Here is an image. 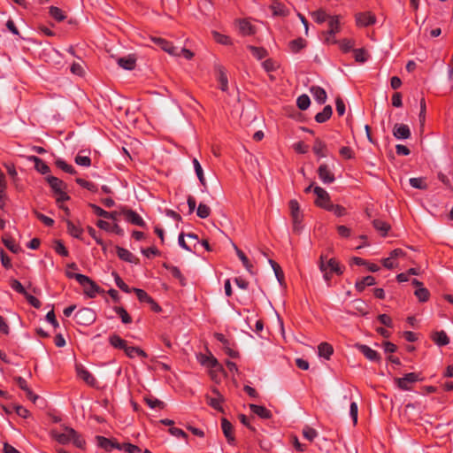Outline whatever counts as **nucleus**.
<instances>
[{
    "mask_svg": "<svg viewBox=\"0 0 453 453\" xmlns=\"http://www.w3.org/2000/svg\"><path fill=\"white\" fill-rule=\"evenodd\" d=\"M109 342L113 348L124 350L125 354L129 358H134L135 356L142 358H146L148 357L146 352L139 347L128 346L127 342L118 334H111L109 337Z\"/></svg>",
    "mask_w": 453,
    "mask_h": 453,
    "instance_id": "f257e3e1",
    "label": "nucleus"
},
{
    "mask_svg": "<svg viewBox=\"0 0 453 453\" xmlns=\"http://www.w3.org/2000/svg\"><path fill=\"white\" fill-rule=\"evenodd\" d=\"M66 276L69 279H75L83 288L84 294L89 298H94L97 294L104 292V290L87 275L67 272Z\"/></svg>",
    "mask_w": 453,
    "mask_h": 453,
    "instance_id": "f03ea898",
    "label": "nucleus"
},
{
    "mask_svg": "<svg viewBox=\"0 0 453 453\" xmlns=\"http://www.w3.org/2000/svg\"><path fill=\"white\" fill-rule=\"evenodd\" d=\"M55 439L58 442L63 445L72 441L74 446L81 449H83L86 445V441L81 435L73 428L69 426H65L63 433L56 434Z\"/></svg>",
    "mask_w": 453,
    "mask_h": 453,
    "instance_id": "7ed1b4c3",
    "label": "nucleus"
},
{
    "mask_svg": "<svg viewBox=\"0 0 453 453\" xmlns=\"http://www.w3.org/2000/svg\"><path fill=\"white\" fill-rule=\"evenodd\" d=\"M420 380H422V378H420L419 374L416 372H410L405 374L403 378L395 379V382L397 387L402 390H411L412 388V384Z\"/></svg>",
    "mask_w": 453,
    "mask_h": 453,
    "instance_id": "20e7f679",
    "label": "nucleus"
},
{
    "mask_svg": "<svg viewBox=\"0 0 453 453\" xmlns=\"http://www.w3.org/2000/svg\"><path fill=\"white\" fill-rule=\"evenodd\" d=\"M313 192L316 195L315 204L320 208L327 210L330 206L331 199L329 194L321 187H315Z\"/></svg>",
    "mask_w": 453,
    "mask_h": 453,
    "instance_id": "39448f33",
    "label": "nucleus"
},
{
    "mask_svg": "<svg viewBox=\"0 0 453 453\" xmlns=\"http://www.w3.org/2000/svg\"><path fill=\"white\" fill-rule=\"evenodd\" d=\"M74 318L81 325H90L95 321L96 316L92 309L82 308L75 313Z\"/></svg>",
    "mask_w": 453,
    "mask_h": 453,
    "instance_id": "423d86ee",
    "label": "nucleus"
},
{
    "mask_svg": "<svg viewBox=\"0 0 453 453\" xmlns=\"http://www.w3.org/2000/svg\"><path fill=\"white\" fill-rule=\"evenodd\" d=\"M121 214L124 216V219L130 224L138 226L141 227L146 226L145 221L136 211H134L131 209L123 208L121 210Z\"/></svg>",
    "mask_w": 453,
    "mask_h": 453,
    "instance_id": "0eeeda50",
    "label": "nucleus"
},
{
    "mask_svg": "<svg viewBox=\"0 0 453 453\" xmlns=\"http://www.w3.org/2000/svg\"><path fill=\"white\" fill-rule=\"evenodd\" d=\"M289 210L293 220V228L295 231L298 230V226L302 222L303 214L300 211L299 203L296 200L292 199L289 201Z\"/></svg>",
    "mask_w": 453,
    "mask_h": 453,
    "instance_id": "6e6552de",
    "label": "nucleus"
},
{
    "mask_svg": "<svg viewBox=\"0 0 453 453\" xmlns=\"http://www.w3.org/2000/svg\"><path fill=\"white\" fill-rule=\"evenodd\" d=\"M163 50L173 56H180L179 50L171 42L160 37H153L151 39Z\"/></svg>",
    "mask_w": 453,
    "mask_h": 453,
    "instance_id": "1a4fd4ad",
    "label": "nucleus"
},
{
    "mask_svg": "<svg viewBox=\"0 0 453 453\" xmlns=\"http://www.w3.org/2000/svg\"><path fill=\"white\" fill-rule=\"evenodd\" d=\"M376 22V17L371 12H359L356 14V23L359 27H368Z\"/></svg>",
    "mask_w": 453,
    "mask_h": 453,
    "instance_id": "9d476101",
    "label": "nucleus"
},
{
    "mask_svg": "<svg viewBox=\"0 0 453 453\" xmlns=\"http://www.w3.org/2000/svg\"><path fill=\"white\" fill-rule=\"evenodd\" d=\"M329 29L326 32V41L327 42L334 43V35L340 31V20L338 16L331 17L328 22Z\"/></svg>",
    "mask_w": 453,
    "mask_h": 453,
    "instance_id": "9b49d317",
    "label": "nucleus"
},
{
    "mask_svg": "<svg viewBox=\"0 0 453 453\" xmlns=\"http://www.w3.org/2000/svg\"><path fill=\"white\" fill-rule=\"evenodd\" d=\"M318 175L325 184L333 183L335 180L334 173L326 164H321L318 168Z\"/></svg>",
    "mask_w": 453,
    "mask_h": 453,
    "instance_id": "f8f14e48",
    "label": "nucleus"
},
{
    "mask_svg": "<svg viewBox=\"0 0 453 453\" xmlns=\"http://www.w3.org/2000/svg\"><path fill=\"white\" fill-rule=\"evenodd\" d=\"M77 376L86 382L88 386L95 387L96 384V378L92 373L84 368L82 365L76 366Z\"/></svg>",
    "mask_w": 453,
    "mask_h": 453,
    "instance_id": "ddd939ff",
    "label": "nucleus"
},
{
    "mask_svg": "<svg viewBox=\"0 0 453 453\" xmlns=\"http://www.w3.org/2000/svg\"><path fill=\"white\" fill-rule=\"evenodd\" d=\"M14 381L21 390L25 391L27 397L33 403H35V401L38 399V395L34 394V392L30 389L27 380L20 376H17L14 377Z\"/></svg>",
    "mask_w": 453,
    "mask_h": 453,
    "instance_id": "4468645a",
    "label": "nucleus"
},
{
    "mask_svg": "<svg viewBox=\"0 0 453 453\" xmlns=\"http://www.w3.org/2000/svg\"><path fill=\"white\" fill-rule=\"evenodd\" d=\"M46 180L49 183V185L54 194H57V193L67 188L66 183L55 176L49 175L46 177Z\"/></svg>",
    "mask_w": 453,
    "mask_h": 453,
    "instance_id": "2eb2a0df",
    "label": "nucleus"
},
{
    "mask_svg": "<svg viewBox=\"0 0 453 453\" xmlns=\"http://www.w3.org/2000/svg\"><path fill=\"white\" fill-rule=\"evenodd\" d=\"M411 130L408 125L395 124L393 128V135L398 139H409L411 137Z\"/></svg>",
    "mask_w": 453,
    "mask_h": 453,
    "instance_id": "dca6fc26",
    "label": "nucleus"
},
{
    "mask_svg": "<svg viewBox=\"0 0 453 453\" xmlns=\"http://www.w3.org/2000/svg\"><path fill=\"white\" fill-rule=\"evenodd\" d=\"M221 428H222L225 437L227 440V442L229 444H234L235 441V438H234V432H233L234 427H233L231 422L228 421L226 418H223L221 419Z\"/></svg>",
    "mask_w": 453,
    "mask_h": 453,
    "instance_id": "f3484780",
    "label": "nucleus"
},
{
    "mask_svg": "<svg viewBox=\"0 0 453 453\" xmlns=\"http://www.w3.org/2000/svg\"><path fill=\"white\" fill-rule=\"evenodd\" d=\"M211 391L217 396L216 397H211V396L206 395L207 403L211 407H212L213 409H215L217 411H222L223 410H222V407H221V403L224 400L223 396L219 394V390L216 388H213L211 389Z\"/></svg>",
    "mask_w": 453,
    "mask_h": 453,
    "instance_id": "a211bd4d",
    "label": "nucleus"
},
{
    "mask_svg": "<svg viewBox=\"0 0 453 453\" xmlns=\"http://www.w3.org/2000/svg\"><path fill=\"white\" fill-rule=\"evenodd\" d=\"M217 79L219 82V88L222 91H226L228 88V81L225 68L222 65L215 66Z\"/></svg>",
    "mask_w": 453,
    "mask_h": 453,
    "instance_id": "6ab92c4d",
    "label": "nucleus"
},
{
    "mask_svg": "<svg viewBox=\"0 0 453 453\" xmlns=\"http://www.w3.org/2000/svg\"><path fill=\"white\" fill-rule=\"evenodd\" d=\"M118 65L126 70H134L136 65V58L134 55L119 58L117 59Z\"/></svg>",
    "mask_w": 453,
    "mask_h": 453,
    "instance_id": "aec40b11",
    "label": "nucleus"
},
{
    "mask_svg": "<svg viewBox=\"0 0 453 453\" xmlns=\"http://www.w3.org/2000/svg\"><path fill=\"white\" fill-rule=\"evenodd\" d=\"M357 347L359 351L370 361H379L380 359V354L376 350L371 349L369 346L358 344Z\"/></svg>",
    "mask_w": 453,
    "mask_h": 453,
    "instance_id": "412c9836",
    "label": "nucleus"
},
{
    "mask_svg": "<svg viewBox=\"0 0 453 453\" xmlns=\"http://www.w3.org/2000/svg\"><path fill=\"white\" fill-rule=\"evenodd\" d=\"M310 92L319 104L326 103L327 96L326 90L323 88L319 86H311L310 88Z\"/></svg>",
    "mask_w": 453,
    "mask_h": 453,
    "instance_id": "4be33fe9",
    "label": "nucleus"
},
{
    "mask_svg": "<svg viewBox=\"0 0 453 453\" xmlns=\"http://www.w3.org/2000/svg\"><path fill=\"white\" fill-rule=\"evenodd\" d=\"M28 160L35 164V168L37 172L42 174H46L50 173V169L49 165L40 157L36 156L28 157Z\"/></svg>",
    "mask_w": 453,
    "mask_h": 453,
    "instance_id": "5701e85b",
    "label": "nucleus"
},
{
    "mask_svg": "<svg viewBox=\"0 0 453 453\" xmlns=\"http://www.w3.org/2000/svg\"><path fill=\"white\" fill-rule=\"evenodd\" d=\"M96 441L98 443V446L106 451H111L113 449H117L119 447V442L115 441H111L106 437L104 436H96Z\"/></svg>",
    "mask_w": 453,
    "mask_h": 453,
    "instance_id": "b1692460",
    "label": "nucleus"
},
{
    "mask_svg": "<svg viewBox=\"0 0 453 453\" xmlns=\"http://www.w3.org/2000/svg\"><path fill=\"white\" fill-rule=\"evenodd\" d=\"M250 409L254 414L257 415L261 418L268 419L273 416L271 411L262 405L251 403L250 404Z\"/></svg>",
    "mask_w": 453,
    "mask_h": 453,
    "instance_id": "393cba45",
    "label": "nucleus"
},
{
    "mask_svg": "<svg viewBox=\"0 0 453 453\" xmlns=\"http://www.w3.org/2000/svg\"><path fill=\"white\" fill-rule=\"evenodd\" d=\"M239 30L242 35H252L255 34V27L247 19H239Z\"/></svg>",
    "mask_w": 453,
    "mask_h": 453,
    "instance_id": "a878e982",
    "label": "nucleus"
},
{
    "mask_svg": "<svg viewBox=\"0 0 453 453\" xmlns=\"http://www.w3.org/2000/svg\"><path fill=\"white\" fill-rule=\"evenodd\" d=\"M117 255L123 261L134 264L138 262V258H136L128 250L119 246L117 247Z\"/></svg>",
    "mask_w": 453,
    "mask_h": 453,
    "instance_id": "bb28decb",
    "label": "nucleus"
},
{
    "mask_svg": "<svg viewBox=\"0 0 453 453\" xmlns=\"http://www.w3.org/2000/svg\"><path fill=\"white\" fill-rule=\"evenodd\" d=\"M318 352L319 357H324L326 360H329L334 353V348L331 344L327 342H321L318 346Z\"/></svg>",
    "mask_w": 453,
    "mask_h": 453,
    "instance_id": "cd10ccee",
    "label": "nucleus"
},
{
    "mask_svg": "<svg viewBox=\"0 0 453 453\" xmlns=\"http://www.w3.org/2000/svg\"><path fill=\"white\" fill-rule=\"evenodd\" d=\"M376 284L375 278L373 276H366L362 280H357L355 283V288L358 292H362L365 290V287L373 286Z\"/></svg>",
    "mask_w": 453,
    "mask_h": 453,
    "instance_id": "c85d7f7f",
    "label": "nucleus"
},
{
    "mask_svg": "<svg viewBox=\"0 0 453 453\" xmlns=\"http://www.w3.org/2000/svg\"><path fill=\"white\" fill-rule=\"evenodd\" d=\"M270 9L273 11V16H281L286 17L288 15L289 12L285 4L280 3V2H274L271 6Z\"/></svg>",
    "mask_w": 453,
    "mask_h": 453,
    "instance_id": "c756f323",
    "label": "nucleus"
},
{
    "mask_svg": "<svg viewBox=\"0 0 453 453\" xmlns=\"http://www.w3.org/2000/svg\"><path fill=\"white\" fill-rule=\"evenodd\" d=\"M234 246V249L236 252V255L238 256V257L241 259V261L242 262V265L243 266L247 269V271L249 273H250L251 274H253V265H251V263L250 262V260L248 259L247 256L244 254V252L242 250H241L235 244H233Z\"/></svg>",
    "mask_w": 453,
    "mask_h": 453,
    "instance_id": "7c9ffc66",
    "label": "nucleus"
},
{
    "mask_svg": "<svg viewBox=\"0 0 453 453\" xmlns=\"http://www.w3.org/2000/svg\"><path fill=\"white\" fill-rule=\"evenodd\" d=\"M333 114V109L331 105H326L321 112L315 115V120L318 123H324L327 121Z\"/></svg>",
    "mask_w": 453,
    "mask_h": 453,
    "instance_id": "2f4dec72",
    "label": "nucleus"
},
{
    "mask_svg": "<svg viewBox=\"0 0 453 453\" xmlns=\"http://www.w3.org/2000/svg\"><path fill=\"white\" fill-rule=\"evenodd\" d=\"M432 340L438 346H445L449 342V338L448 337L447 334L444 331L434 333L432 335Z\"/></svg>",
    "mask_w": 453,
    "mask_h": 453,
    "instance_id": "473e14b6",
    "label": "nucleus"
},
{
    "mask_svg": "<svg viewBox=\"0 0 453 453\" xmlns=\"http://www.w3.org/2000/svg\"><path fill=\"white\" fill-rule=\"evenodd\" d=\"M312 150L314 153L319 157H326V145L319 138L315 140Z\"/></svg>",
    "mask_w": 453,
    "mask_h": 453,
    "instance_id": "72a5a7b5",
    "label": "nucleus"
},
{
    "mask_svg": "<svg viewBox=\"0 0 453 453\" xmlns=\"http://www.w3.org/2000/svg\"><path fill=\"white\" fill-rule=\"evenodd\" d=\"M67 232L73 237L81 239L83 229L81 226H75L71 220L66 221Z\"/></svg>",
    "mask_w": 453,
    "mask_h": 453,
    "instance_id": "f704fd0d",
    "label": "nucleus"
},
{
    "mask_svg": "<svg viewBox=\"0 0 453 453\" xmlns=\"http://www.w3.org/2000/svg\"><path fill=\"white\" fill-rule=\"evenodd\" d=\"M372 226L382 236H386L390 229V225L380 219H374Z\"/></svg>",
    "mask_w": 453,
    "mask_h": 453,
    "instance_id": "c9c22d12",
    "label": "nucleus"
},
{
    "mask_svg": "<svg viewBox=\"0 0 453 453\" xmlns=\"http://www.w3.org/2000/svg\"><path fill=\"white\" fill-rule=\"evenodd\" d=\"M288 47L293 53H297L306 47V41L301 37L292 40L289 42Z\"/></svg>",
    "mask_w": 453,
    "mask_h": 453,
    "instance_id": "e433bc0d",
    "label": "nucleus"
},
{
    "mask_svg": "<svg viewBox=\"0 0 453 453\" xmlns=\"http://www.w3.org/2000/svg\"><path fill=\"white\" fill-rule=\"evenodd\" d=\"M327 270L331 273H334L338 275H342L343 271L339 264V262L335 258H330L326 262Z\"/></svg>",
    "mask_w": 453,
    "mask_h": 453,
    "instance_id": "4c0bfd02",
    "label": "nucleus"
},
{
    "mask_svg": "<svg viewBox=\"0 0 453 453\" xmlns=\"http://www.w3.org/2000/svg\"><path fill=\"white\" fill-rule=\"evenodd\" d=\"M269 264L271 265L278 281L281 285L284 281V273L283 271L281 270V267L278 263H276L273 259H269Z\"/></svg>",
    "mask_w": 453,
    "mask_h": 453,
    "instance_id": "58836bf2",
    "label": "nucleus"
},
{
    "mask_svg": "<svg viewBox=\"0 0 453 453\" xmlns=\"http://www.w3.org/2000/svg\"><path fill=\"white\" fill-rule=\"evenodd\" d=\"M55 165H57L58 168L61 169L62 171H64V172H65L67 173L75 174L77 173L73 165H68L63 159H60V158L57 159L56 162H55Z\"/></svg>",
    "mask_w": 453,
    "mask_h": 453,
    "instance_id": "ea45409f",
    "label": "nucleus"
},
{
    "mask_svg": "<svg viewBox=\"0 0 453 453\" xmlns=\"http://www.w3.org/2000/svg\"><path fill=\"white\" fill-rule=\"evenodd\" d=\"M248 49L252 53V55L259 60L265 58L268 54L267 50L262 47L250 45L248 46Z\"/></svg>",
    "mask_w": 453,
    "mask_h": 453,
    "instance_id": "a19ab883",
    "label": "nucleus"
},
{
    "mask_svg": "<svg viewBox=\"0 0 453 453\" xmlns=\"http://www.w3.org/2000/svg\"><path fill=\"white\" fill-rule=\"evenodd\" d=\"M76 183L78 185H80L81 187L93 192V193H96L97 192L98 188H97V186L91 182V181H88V180H86L84 179H81V178H76L75 180Z\"/></svg>",
    "mask_w": 453,
    "mask_h": 453,
    "instance_id": "79ce46f5",
    "label": "nucleus"
},
{
    "mask_svg": "<svg viewBox=\"0 0 453 453\" xmlns=\"http://www.w3.org/2000/svg\"><path fill=\"white\" fill-rule=\"evenodd\" d=\"M193 165H194V168H195L196 176H197L200 183L203 187H206V181H205V178H204V175H203V172L202 166H201L199 161L196 158L193 159Z\"/></svg>",
    "mask_w": 453,
    "mask_h": 453,
    "instance_id": "37998d69",
    "label": "nucleus"
},
{
    "mask_svg": "<svg viewBox=\"0 0 453 453\" xmlns=\"http://www.w3.org/2000/svg\"><path fill=\"white\" fill-rule=\"evenodd\" d=\"M112 276L114 277V280L118 288H119L125 293H130L133 289H131L127 284L124 282V280L120 278L118 273L112 272Z\"/></svg>",
    "mask_w": 453,
    "mask_h": 453,
    "instance_id": "c03bdc74",
    "label": "nucleus"
},
{
    "mask_svg": "<svg viewBox=\"0 0 453 453\" xmlns=\"http://www.w3.org/2000/svg\"><path fill=\"white\" fill-rule=\"evenodd\" d=\"M49 13L53 19H55L58 22L63 21L66 18L64 12L60 8L56 6H50Z\"/></svg>",
    "mask_w": 453,
    "mask_h": 453,
    "instance_id": "a18cd8bd",
    "label": "nucleus"
},
{
    "mask_svg": "<svg viewBox=\"0 0 453 453\" xmlns=\"http://www.w3.org/2000/svg\"><path fill=\"white\" fill-rule=\"evenodd\" d=\"M114 311L119 316L124 324H130L132 322V318L124 307H115Z\"/></svg>",
    "mask_w": 453,
    "mask_h": 453,
    "instance_id": "49530a36",
    "label": "nucleus"
},
{
    "mask_svg": "<svg viewBox=\"0 0 453 453\" xmlns=\"http://www.w3.org/2000/svg\"><path fill=\"white\" fill-rule=\"evenodd\" d=\"M212 35H213V39L218 43H220V44H223V45H231L232 44V40L227 35H222V34H220L219 32H216V31L212 32Z\"/></svg>",
    "mask_w": 453,
    "mask_h": 453,
    "instance_id": "de8ad7c7",
    "label": "nucleus"
},
{
    "mask_svg": "<svg viewBox=\"0 0 453 453\" xmlns=\"http://www.w3.org/2000/svg\"><path fill=\"white\" fill-rule=\"evenodd\" d=\"M165 268H167V269L170 271L171 274H172L174 278H176V279H178V280H179L180 283L182 286H184V285L186 284V282H185V280H185V277L182 275V273H181L180 270L178 267L173 266V265L167 266V265H165Z\"/></svg>",
    "mask_w": 453,
    "mask_h": 453,
    "instance_id": "09e8293b",
    "label": "nucleus"
},
{
    "mask_svg": "<svg viewBox=\"0 0 453 453\" xmlns=\"http://www.w3.org/2000/svg\"><path fill=\"white\" fill-rule=\"evenodd\" d=\"M118 449L119 450H124L125 452H127V453H141V449L136 446V445H134L132 443H119V447H118Z\"/></svg>",
    "mask_w": 453,
    "mask_h": 453,
    "instance_id": "8fccbe9b",
    "label": "nucleus"
},
{
    "mask_svg": "<svg viewBox=\"0 0 453 453\" xmlns=\"http://www.w3.org/2000/svg\"><path fill=\"white\" fill-rule=\"evenodd\" d=\"M296 104L302 111L308 109L311 104L310 97L305 94L299 96L296 100Z\"/></svg>",
    "mask_w": 453,
    "mask_h": 453,
    "instance_id": "3c124183",
    "label": "nucleus"
},
{
    "mask_svg": "<svg viewBox=\"0 0 453 453\" xmlns=\"http://www.w3.org/2000/svg\"><path fill=\"white\" fill-rule=\"evenodd\" d=\"M211 211V208L208 205L200 203L196 210V215L201 219H206L210 216Z\"/></svg>",
    "mask_w": 453,
    "mask_h": 453,
    "instance_id": "603ef678",
    "label": "nucleus"
},
{
    "mask_svg": "<svg viewBox=\"0 0 453 453\" xmlns=\"http://www.w3.org/2000/svg\"><path fill=\"white\" fill-rule=\"evenodd\" d=\"M410 184L412 188L418 189L426 190L427 188V184L424 178H411Z\"/></svg>",
    "mask_w": 453,
    "mask_h": 453,
    "instance_id": "864d4df0",
    "label": "nucleus"
},
{
    "mask_svg": "<svg viewBox=\"0 0 453 453\" xmlns=\"http://www.w3.org/2000/svg\"><path fill=\"white\" fill-rule=\"evenodd\" d=\"M144 401L149 405V407H150L151 409H154L157 407L159 409H164L165 406L164 402H162L157 398L146 396V397H144Z\"/></svg>",
    "mask_w": 453,
    "mask_h": 453,
    "instance_id": "5fc2aeb1",
    "label": "nucleus"
},
{
    "mask_svg": "<svg viewBox=\"0 0 453 453\" xmlns=\"http://www.w3.org/2000/svg\"><path fill=\"white\" fill-rule=\"evenodd\" d=\"M312 19L315 22L321 24L328 19V15L324 10H318L311 13Z\"/></svg>",
    "mask_w": 453,
    "mask_h": 453,
    "instance_id": "6e6d98bb",
    "label": "nucleus"
},
{
    "mask_svg": "<svg viewBox=\"0 0 453 453\" xmlns=\"http://www.w3.org/2000/svg\"><path fill=\"white\" fill-rule=\"evenodd\" d=\"M133 291L136 294V296L138 298V300L142 303H149L150 302H151V299L152 297L150 296L146 291H144L143 289H141V288H133Z\"/></svg>",
    "mask_w": 453,
    "mask_h": 453,
    "instance_id": "4d7b16f0",
    "label": "nucleus"
},
{
    "mask_svg": "<svg viewBox=\"0 0 453 453\" xmlns=\"http://www.w3.org/2000/svg\"><path fill=\"white\" fill-rule=\"evenodd\" d=\"M415 296L420 302H426L429 299L430 293L426 288H418L414 292Z\"/></svg>",
    "mask_w": 453,
    "mask_h": 453,
    "instance_id": "13d9d810",
    "label": "nucleus"
},
{
    "mask_svg": "<svg viewBox=\"0 0 453 453\" xmlns=\"http://www.w3.org/2000/svg\"><path fill=\"white\" fill-rule=\"evenodd\" d=\"M354 58L357 62L365 63L368 59V54L364 49H357L354 50Z\"/></svg>",
    "mask_w": 453,
    "mask_h": 453,
    "instance_id": "bf43d9fd",
    "label": "nucleus"
},
{
    "mask_svg": "<svg viewBox=\"0 0 453 453\" xmlns=\"http://www.w3.org/2000/svg\"><path fill=\"white\" fill-rule=\"evenodd\" d=\"M326 211L334 212V214L336 215L337 217H342L346 214L345 207L340 204L331 203Z\"/></svg>",
    "mask_w": 453,
    "mask_h": 453,
    "instance_id": "052dcab7",
    "label": "nucleus"
},
{
    "mask_svg": "<svg viewBox=\"0 0 453 453\" xmlns=\"http://www.w3.org/2000/svg\"><path fill=\"white\" fill-rule=\"evenodd\" d=\"M303 435L308 441H312L317 437L318 433L314 428L306 426L303 429Z\"/></svg>",
    "mask_w": 453,
    "mask_h": 453,
    "instance_id": "680f3d73",
    "label": "nucleus"
},
{
    "mask_svg": "<svg viewBox=\"0 0 453 453\" xmlns=\"http://www.w3.org/2000/svg\"><path fill=\"white\" fill-rule=\"evenodd\" d=\"M34 214L35 215V217L40 220L42 221L45 226H52L54 225V219H52L51 218L37 211H34Z\"/></svg>",
    "mask_w": 453,
    "mask_h": 453,
    "instance_id": "e2e57ef3",
    "label": "nucleus"
},
{
    "mask_svg": "<svg viewBox=\"0 0 453 453\" xmlns=\"http://www.w3.org/2000/svg\"><path fill=\"white\" fill-rule=\"evenodd\" d=\"M210 370L216 368L217 371L224 372V367L218 361V359L211 354V357L209 359V362L206 365Z\"/></svg>",
    "mask_w": 453,
    "mask_h": 453,
    "instance_id": "0e129e2a",
    "label": "nucleus"
},
{
    "mask_svg": "<svg viewBox=\"0 0 453 453\" xmlns=\"http://www.w3.org/2000/svg\"><path fill=\"white\" fill-rule=\"evenodd\" d=\"M4 246L12 252L18 253L20 250V247L15 243L12 239H3Z\"/></svg>",
    "mask_w": 453,
    "mask_h": 453,
    "instance_id": "69168bd1",
    "label": "nucleus"
},
{
    "mask_svg": "<svg viewBox=\"0 0 453 453\" xmlns=\"http://www.w3.org/2000/svg\"><path fill=\"white\" fill-rule=\"evenodd\" d=\"M10 285H11V288L13 290H15L16 292H18L19 294H21L23 296L27 295V291H26L25 288L18 280H15V279L11 280Z\"/></svg>",
    "mask_w": 453,
    "mask_h": 453,
    "instance_id": "338daca9",
    "label": "nucleus"
},
{
    "mask_svg": "<svg viewBox=\"0 0 453 453\" xmlns=\"http://www.w3.org/2000/svg\"><path fill=\"white\" fill-rule=\"evenodd\" d=\"M75 163L81 166L88 167L91 165V159L88 156H81L78 154L74 159Z\"/></svg>",
    "mask_w": 453,
    "mask_h": 453,
    "instance_id": "774afa93",
    "label": "nucleus"
}]
</instances>
